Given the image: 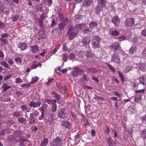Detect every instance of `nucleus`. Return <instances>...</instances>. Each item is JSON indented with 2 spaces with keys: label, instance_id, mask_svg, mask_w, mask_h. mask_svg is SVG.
Segmentation results:
<instances>
[{
  "label": "nucleus",
  "instance_id": "f257e3e1",
  "mask_svg": "<svg viewBox=\"0 0 146 146\" xmlns=\"http://www.w3.org/2000/svg\"><path fill=\"white\" fill-rule=\"evenodd\" d=\"M78 34V31L76 30L73 27H71L69 29L67 33L68 35L70 40L73 39L77 36Z\"/></svg>",
  "mask_w": 146,
  "mask_h": 146
},
{
  "label": "nucleus",
  "instance_id": "f03ea898",
  "mask_svg": "<svg viewBox=\"0 0 146 146\" xmlns=\"http://www.w3.org/2000/svg\"><path fill=\"white\" fill-rule=\"evenodd\" d=\"M84 74V71L80 69L78 67L75 68L74 71L71 72L70 75L74 77H76L78 76L82 75Z\"/></svg>",
  "mask_w": 146,
  "mask_h": 146
},
{
  "label": "nucleus",
  "instance_id": "7ed1b4c3",
  "mask_svg": "<svg viewBox=\"0 0 146 146\" xmlns=\"http://www.w3.org/2000/svg\"><path fill=\"white\" fill-rule=\"evenodd\" d=\"M135 19L133 18L127 19L125 22V26L127 28L130 27L135 24Z\"/></svg>",
  "mask_w": 146,
  "mask_h": 146
},
{
  "label": "nucleus",
  "instance_id": "20e7f679",
  "mask_svg": "<svg viewBox=\"0 0 146 146\" xmlns=\"http://www.w3.org/2000/svg\"><path fill=\"white\" fill-rule=\"evenodd\" d=\"M67 113L66 110L64 108H60L59 110L58 116L62 119H64L66 117Z\"/></svg>",
  "mask_w": 146,
  "mask_h": 146
},
{
  "label": "nucleus",
  "instance_id": "39448f33",
  "mask_svg": "<svg viewBox=\"0 0 146 146\" xmlns=\"http://www.w3.org/2000/svg\"><path fill=\"white\" fill-rule=\"evenodd\" d=\"M111 61L118 64L120 62V57L117 53L115 52L112 54Z\"/></svg>",
  "mask_w": 146,
  "mask_h": 146
},
{
  "label": "nucleus",
  "instance_id": "423d86ee",
  "mask_svg": "<svg viewBox=\"0 0 146 146\" xmlns=\"http://www.w3.org/2000/svg\"><path fill=\"white\" fill-rule=\"evenodd\" d=\"M62 139L58 137H56L52 141L50 146H60L62 145Z\"/></svg>",
  "mask_w": 146,
  "mask_h": 146
},
{
  "label": "nucleus",
  "instance_id": "0eeeda50",
  "mask_svg": "<svg viewBox=\"0 0 146 146\" xmlns=\"http://www.w3.org/2000/svg\"><path fill=\"white\" fill-rule=\"evenodd\" d=\"M48 117V119H45V122L47 124L51 125L54 123V118L52 114L48 113L47 114Z\"/></svg>",
  "mask_w": 146,
  "mask_h": 146
},
{
  "label": "nucleus",
  "instance_id": "6e6552de",
  "mask_svg": "<svg viewBox=\"0 0 146 146\" xmlns=\"http://www.w3.org/2000/svg\"><path fill=\"white\" fill-rule=\"evenodd\" d=\"M110 47L112 50H113L114 51H117L118 50L121 49L119 44L117 42L110 46Z\"/></svg>",
  "mask_w": 146,
  "mask_h": 146
},
{
  "label": "nucleus",
  "instance_id": "1a4fd4ad",
  "mask_svg": "<svg viewBox=\"0 0 146 146\" xmlns=\"http://www.w3.org/2000/svg\"><path fill=\"white\" fill-rule=\"evenodd\" d=\"M90 40V38L89 36H86L83 38L81 41L83 46H86L88 45Z\"/></svg>",
  "mask_w": 146,
  "mask_h": 146
},
{
  "label": "nucleus",
  "instance_id": "9d476101",
  "mask_svg": "<svg viewBox=\"0 0 146 146\" xmlns=\"http://www.w3.org/2000/svg\"><path fill=\"white\" fill-rule=\"evenodd\" d=\"M86 27V25L85 24L82 23L80 24H78L75 25L74 29L78 31L79 30L84 29Z\"/></svg>",
  "mask_w": 146,
  "mask_h": 146
},
{
  "label": "nucleus",
  "instance_id": "9b49d317",
  "mask_svg": "<svg viewBox=\"0 0 146 146\" xmlns=\"http://www.w3.org/2000/svg\"><path fill=\"white\" fill-rule=\"evenodd\" d=\"M62 125L63 127H65L66 128L70 129H71L72 124L70 122L65 121L62 122Z\"/></svg>",
  "mask_w": 146,
  "mask_h": 146
},
{
  "label": "nucleus",
  "instance_id": "f8f14e48",
  "mask_svg": "<svg viewBox=\"0 0 146 146\" xmlns=\"http://www.w3.org/2000/svg\"><path fill=\"white\" fill-rule=\"evenodd\" d=\"M111 21L115 26H118L120 23V19L117 16H115L112 18Z\"/></svg>",
  "mask_w": 146,
  "mask_h": 146
},
{
  "label": "nucleus",
  "instance_id": "ddd939ff",
  "mask_svg": "<svg viewBox=\"0 0 146 146\" xmlns=\"http://www.w3.org/2000/svg\"><path fill=\"white\" fill-rule=\"evenodd\" d=\"M40 37L42 39H44L46 38V35L44 31L42 28L40 29L38 32Z\"/></svg>",
  "mask_w": 146,
  "mask_h": 146
},
{
  "label": "nucleus",
  "instance_id": "4468645a",
  "mask_svg": "<svg viewBox=\"0 0 146 146\" xmlns=\"http://www.w3.org/2000/svg\"><path fill=\"white\" fill-rule=\"evenodd\" d=\"M145 62H140L139 65L138 66V69L142 70L143 71H145L146 70V66Z\"/></svg>",
  "mask_w": 146,
  "mask_h": 146
},
{
  "label": "nucleus",
  "instance_id": "2eb2a0df",
  "mask_svg": "<svg viewBox=\"0 0 146 146\" xmlns=\"http://www.w3.org/2000/svg\"><path fill=\"white\" fill-rule=\"evenodd\" d=\"M139 80L140 83L146 86V75H142L140 77Z\"/></svg>",
  "mask_w": 146,
  "mask_h": 146
},
{
  "label": "nucleus",
  "instance_id": "dca6fc26",
  "mask_svg": "<svg viewBox=\"0 0 146 146\" xmlns=\"http://www.w3.org/2000/svg\"><path fill=\"white\" fill-rule=\"evenodd\" d=\"M93 1V0H84L82 3V6L84 7L90 6Z\"/></svg>",
  "mask_w": 146,
  "mask_h": 146
},
{
  "label": "nucleus",
  "instance_id": "f3484780",
  "mask_svg": "<svg viewBox=\"0 0 146 146\" xmlns=\"http://www.w3.org/2000/svg\"><path fill=\"white\" fill-rule=\"evenodd\" d=\"M47 106L46 105H42L38 109V110L41 111V113H46L47 114Z\"/></svg>",
  "mask_w": 146,
  "mask_h": 146
},
{
  "label": "nucleus",
  "instance_id": "a211bd4d",
  "mask_svg": "<svg viewBox=\"0 0 146 146\" xmlns=\"http://www.w3.org/2000/svg\"><path fill=\"white\" fill-rule=\"evenodd\" d=\"M99 41V40L94 39L92 40V47L94 48H97L99 47L98 45Z\"/></svg>",
  "mask_w": 146,
  "mask_h": 146
},
{
  "label": "nucleus",
  "instance_id": "6ab92c4d",
  "mask_svg": "<svg viewBox=\"0 0 146 146\" xmlns=\"http://www.w3.org/2000/svg\"><path fill=\"white\" fill-rule=\"evenodd\" d=\"M18 47L21 50H24L26 49L27 45L25 42H21L18 44Z\"/></svg>",
  "mask_w": 146,
  "mask_h": 146
},
{
  "label": "nucleus",
  "instance_id": "aec40b11",
  "mask_svg": "<svg viewBox=\"0 0 146 146\" xmlns=\"http://www.w3.org/2000/svg\"><path fill=\"white\" fill-rule=\"evenodd\" d=\"M84 54L85 58H87L88 59H90L92 58L93 56L92 53L89 51H86L84 52Z\"/></svg>",
  "mask_w": 146,
  "mask_h": 146
},
{
  "label": "nucleus",
  "instance_id": "412c9836",
  "mask_svg": "<svg viewBox=\"0 0 146 146\" xmlns=\"http://www.w3.org/2000/svg\"><path fill=\"white\" fill-rule=\"evenodd\" d=\"M31 50L33 53H35L38 50V47L37 45H34L31 47Z\"/></svg>",
  "mask_w": 146,
  "mask_h": 146
},
{
  "label": "nucleus",
  "instance_id": "4be33fe9",
  "mask_svg": "<svg viewBox=\"0 0 146 146\" xmlns=\"http://www.w3.org/2000/svg\"><path fill=\"white\" fill-rule=\"evenodd\" d=\"M29 119L30 120L29 124H33L35 122V118L31 115V114L30 115Z\"/></svg>",
  "mask_w": 146,
  "mask_h": 146
},
{
  "label": "nucleus",
  "instance_id": "5701e85b",
  "mask_svg": "<svg viewBox=\"0 0 146 146\" xmlns=\"http://www.w3.org/2000/svg\"><path fill=\"white\" fill-rule=\"evenodd\" d=\"M136 46L135 45H133L129 50V52L131 54H132L136 51Z\"/></svg>",
  "mask_w": 146,
  "mask_h": 146
},
{
  "label": "nucleus",
  "instance_id": "b1692460",
  "mask_svg": "<svg viewBox=\"0 0 146 146\" xmlns=\"http://www.w3.org/2000/svg\"><path fill=\"white\" fill-rule=\"evenodd\" d=\"M141 100V95L138 94L136 95L135 97V101L136 102H139Z\"/></svg>",
  "mask_w": 146,
  "mask_h": 146
},
{
  "label": "nucleus",
  "instance_id": "393cba45",
  "mask_svg": "<svg viewBox=\"0 0 146 146\" xmlns=\"http://www.w3.org/2000/svg\"><path fill=\"white\" fill-rule=\"evenodd\" d=\"M62 50L63 51L65 52H67L69 50L67 46V43H65L62 46Z\"/></svg>",
  "mask_w": 146,
  "mask_h": 146
},
{
  "label": "nucleus",
  "instance_id": "a878e982",
  "mask_svg": "<svg viewBox=\"0 0 146 146\" xmlns=\"http://www.w3.org/2000/svg\"><path fill=\"white\" fill-rule=\"evenodd\" d=\"M141 135L142 137L144 139H146V129L142 130L141 131Z\"/></svg>",
  "mask_w": 146,
  "mask_h": 146
},
{
  "label": "nucleus",
  "instance_id": "bb28decb",
  "mask_svg": "<svg viewBox=\"0 0 146 146\" xmlns=\"http://www.w3.org/2000/svg\"><path fill=\"white\" fill-rule=\"evenodd\" d=\"M48 139L47 138H44V140L42 141L40 143V145L41 146H45L48 143Z\"/></svg>",
  "mask_w": 146,
  "mask_h": 146
},
{
  "label": "nucleus",
  "instance_id": "cd10ccee",
  "mask_svg": "<svg viewBox=\"0 0 146 146\" xmlns=\"http://www.w3.org/2000/svg\"><path fill=\"white\" fill-rule=\"evenodd\" d=\"M0 40L1 41V45L3 47L7 43V39H4L2 38H0Z\"/></svg>",
  "mask_w": 146,
  "mask_h": 146
},
{
  "label": "nucleus",
  "instance_id": "c85d7f7f",
  "mask_svg": "<svg viewBox=\"0 0 146 146\" xmlns=\"http://www.w3.org/2000/svg\"><path fill=\"white\" fill-rule=\"evenodd\" d=\"M22 134V132L20 130H19L16 131L14 133V135L15 136V137H17L18 136H20Z\"/></svg>",
  "mask_w": 146,
  "mask_h": 146
},
{
  "label": "nucleus",
  "instance_id": "c756f323",
  "mask_svg": "<svg viewBox=\"0 0 146 146\" xmlns=\"http://www.w3.org/2000/svg\"><path fill=\"white\" fill-rule=\"evenodd\" d=\"M66 26L65 24L60 23L58 25V28L61 31H63Z\"/></svg>",
  "mask_w": 146,
  "mask_h": 146
},
{
  "label": "nucleus",
  "instance_id": "7c9ffc66",
  "mask_svg": "<svg viewBox=\"0 0 146 146\" xmlns=\"http://www.w3.org/2000/svg\"><path fill=\"white\" fill-rule=\"evenodd\" d=\"M97 26V24L96 23L92 22L90 24L89 28L90 29H92Z\"/></svg>",
  "mask_w": 146,
  "mask_h": 146
},
{
  "label": "nucleus",
  "instance_id": "2f4dec72",
  "mask_svg": "<svg viewBox=\"0 0 146 146\" xmlns=\"http://www.w3.org/2000/svg\"><path fill=\"white\" fill-rule=\"evenodd\" d=\"M60 56L62 57V60H63V62H66L67 61V55L66 54H63L62 55H61Z\"/></svg>",
  "mask_w": 146,
  "mask_h": 146
},
{
  "label": "nucleus",
  "instance_id": "473e14b6",
  "mask_svg": "<svg viewBox=\"0 0 146 146\" xmlns=\"http://www.w3.org/2000/svg\"><path fill=\"white\" fill-rule=\"evenodd\" d=\"M36 10L37 11H42V5L41 4H39L36 7Z\"/></svg>",
  "mask_w": 146,
  "mask_h": 146
},
{
  "label": "nucleus",
  "instance_id": "72a5a7b5",
  "mask_svg": "<svg viewBox=\"0 0 146 146\" xmlns=\"http://www.w3.org/2000/svg\"><path fill=\"white\" fill-rule=\"evenodd\" d=\"M100 12V6L98 5L96 9V13L97 15H99Z\"/></svg>",
  "mask_w": 146,
  "mask_h": 146
},
{
  "label": "nucleus",
  "instance_id": "f704fd0d",
  "mask_svg": "<svg viewBox=\"0 0 146 146\" xmlns=\"http://www.w3.org/2000/svg\"><path fill=\"white\" fill-rule=\"evenodd\" d=\"M1 64L5 67V68H8L9 67V65L4 60L1 61Z\"/></svg>",
  "mask_w": 146,
  "mask_h": 146
},
{
  "label": "nucleus",
  "instance_id": "c9c22d12",
  "mask_svg": "<svg viewBox=\"0 0 146 146\" xmlns=\"http://www.w3.org/2000/svg\"><path fill=\"white\" fill-rule=\"evenodd\" d=\"M118 72L119 73V76L120 77L121 80L123 82H124V80L125 76L123 74L121 73L119 71H118Z\"/></svg>",
  "mask_w": 146,
  "mask_h": 146
},
{
  "label": "nucleus",
  "instance_id": "e433bc0d",
  "mask_svg": "<svg viewBox=\"0 0 146 146\" xmlns=\"http://www.w3.org/2000/svg\"><path fill=\"white\" fill-rule=\"evenodd\" d=\"M14 123V121L13 120H8L7 121L6 124L7 126H10Z\"/></svg>",
  "mask_w": 146,
  "mask_h": 146
},
{
  "label": "nucleus",
  "instance_id": "4c0bfd02",
  "mask_svg": "<svg viewBox=\"0 0 146 146\" xmlns=\"http://www.w3.org/2000/svg\"><path fill=\"white\" fill-rule=\"evenodd\" d=\"M84 33L90 34L92 33V31L89 29H86L84 30L83 31Z\"/></svg>",
  "mask_w": 146,
  "mask_h": 146
},
{
  "label": "nucleus",
  "instance_id": "58836bf2",
  "mask_svg": "<svg viewBox=\"0 0 146 146\" xmlns=\"http://www.w3.org/2000/svg\"><path fill=\"white\" fill-rule=\"evenodd\" d=\"M38 21L40 27L42 28L43 26V19L42 18L39 19Z\"/></svg>",
  "mask_w": 146,
  "mask_h": 146
},
{
  "label": "nucleus",
  "instance_id": "ea45409f",
  "mask_svg": "<svg viewBox=\"0 0 146 146\" xmlns=\"http://www.w3.org/2000/svg\"><path fill=\"white\" fill-rule=\"evenodd\" d=\"M82 79H83L84 81L87 82L89 80V78L86 75V74H84L82 78Z\"/></svg>",
  "mask_w": 146,
  "mask_h": 146
},
{
  "label": "nucleus",
  "instance_id": "a19ab883",
  "mask_svg": "<svg viewBox=\"0 0 146 146\" xmlns=\"http://www.w3.org/2000/svg\"><path fill=\"white\" fill-rule=\"evenodd\" d=\"M29 106L33 107L34 108H35V102L33 101H31L29 104Z\"/></svg>",
  "mask_w": 146,
  "mask_h": 146
},
{
  "label": "nucleus",
  "instance_id": "79ce46f5",
  "mask_svg": "<svg viewBox=\"0 0 146 146\" xmlns=\"http://www.w3.org/2000/svg\"><path fill=\"white\" fill-rule=\"evenodd\" d=\"M30 114L35 117L38 116L39 114V113L37 111H35L33 113Z\"/></svg>",
  "mask_w": 146,
  "mask_h": 146
},
{
  "label": "nucleus",
  "instance_id": "37998d69",
  "mask_svg": "<svg viewBox=\"0 0 146 146\" xmlns=\"http://www.w3.org/2000/svg\"><path fill=\"white\" fill-rule=\"evenodd\" d=\"M19 16L18 15H16L13 17L12 20L13 21H16L19 18Z\"/></svg>",
  "mask_w": 146,
  "mask_h": 146
},
{
  "label": "nucleus",
  "instance_id": "c03bdc74",
  "mask_svg": "<svg viewBox=\"0 0 146 146\" xmlns=\"http://www.w3.org/2000/svg\"><path fill=\"white\" fill-rule=\"evenodd\" d=\"M2 12L6 14H8L9 13V9L8 8H4L2 10Z\"/></svg>",
  "mask_w": 146,
  "mask_h": 146
},
{
  "label": "nucleus",
  "instance_id": "a18cd8bd",
  "mask_svg": "<svg viewBox=\"0 0 146 146\" xmlns=\"http://www.w3.org/2000/svg\"><path fill=\"white\" fill-rule=\"evenodd\" d=\"M108 67L110 68V69L113 72H115V70L113 67L111 65L108 64Z\"/></svg>",
  "mask_w": 146,
  "mask_h": 146
},
{
  "label": "nucleus",
  "instance_id": "49530a36",
  "mask_svg": "<svg viewBox=\"0 0 146 146\" xmlns=\"http://www.w3.org/2000/svg\"><path fill=\"white\" fill-rule=\"evenodd\" d=\"M107 141L109 146H113L110 137L108 138Z\"/></svg>",
  "mask_w": 146,
  "mask_h": 146
},
{
  "label": "nucleus",
  "instance_id": "de8ad7c7",
  "mask_svg": "<svg viewBox=\"0 0 146 146\" xmlns=\"http://www.w3.org/2000/svg\"><path fill=\"white\" fill-rule=\"evenodd\" d=\"M67 89V88L65 86V89L61 88L59 89V91L62 93L63 94L65 93Z\"/></svg>",
  "mask_w": 146,
  "mask_h": 146
},
{
  "label": "nucleus",
  "instance_id": "09e8293b",
  "mask_svg": "<svg viewBox=\"0 0 146 146\" xmlns=\"http://www.w3.org/2000/svg\"><path fill=\"white\" fill-rule=\"evenodd\" d=\"M106 0H101V6L104 7H106Z\"/></svg>",
  "mask_w": 146,
  "mask_h": 146
},
{
  "label": "nucleus",
  "instance_id": "8fccbe9b",
  "mask_svg": "<svg viewBox=\"0 0 146 146\" xmlns=\"http://www.w3.org/2000/svg\"><path fill=\"white\" fill-rule=\"evenodd\" d=\"M56 104H53L52 107V111L53 112H54L56 111Z\"/></svg>",
  "mask_w": 146,
  "mask_h": 146
},
{
  "label": "nucleus",
  "instance_id": "3c124183",
  "mask_svg": "<svg viewBox=\"0 0 146 146\" xmlns=\"http://www.w3.org/2000/svg\"><path fill=\"white\" fill-rule=\"evenodd\" d=\"M27 107L25 105H22L21 107V109L22 111H25L27 110Z\"/></svg>",
  "mask_w": 146,
  "mask_h": 146
},
{
  "label": "nucleus",
  "instance_id": "603ef678",
  "mask_svg": "<svg viewBox=\"0 0 146 146\" xmlns=\"http://www.w3.org/2000/svg\"><path fill=\"white\" fill-rule=\"evenodd\" d=\"M111 35H112L116 36L119 35V33L117 31H115L111 32Z\"/></svg>",
  "mask_w": 146,
  "mask_h": 146
},
{
  "label": "nucleus",
  "instance_id": "864d4df0",
  "mask_svg": "<svg viewBox=\"0 0 146 146\" xmlns=\"http://www.w3.org/2000/svg\"><path fill=\"white\" fill-rule=\"evenodd\" d=\"M145 91V89H143L140 90H137L135 91V93H143Z\"/></svg>",
  "mask_w": 146,
  "mask_h": 146
},
{
  "label": "nucleus",
  "instance_id": "5fc2aeb1",
  "mask_svg": "<svg viewBox=\"0 0 146 146\" xmlns=\"http://www.w3.org/2000/svg\"><path fill=\"white\" fill-rule=\"evenodd\" d=\"M2 87L3 88L6 89V90H7V89L10 88H11V87L10 86H7V84H5L3 85Z\"/></svg>",
  "mask_w": 146,
  "mask_h": 146
},
{
  "label": "nucleus",
  "instance_id": "6e6d98bb",
  "mask_svg": "<svg viewBox=\"0 0 146 146\" xmlns=\"http://www.w3.org/2000/svg\"><path fill=\"white\" fill-rule=\"evenodd\" d=\"M75 57V56L74 53H71L70 54L69 56H68L69 58L70 59H73Z\"/></svg>",
  "mask_w": 146,
  "mask_h": 146
},
{
  "label": "nucleus",
  "instance_id": "4d7b16f0",
  "mask_svg": "<svg viewBox=\"0 0 146 146\" xmlns=\"http://www.w3.org/2000/svg\"><path fill=\"white\" fill-rule=\"evenodd\" d=\"M31 129L32 131L36 132L37 130V128L36 126H32Z\"/></svg>",
  "mask_w": 146,
  "mask_h": 146
},
{
  "label": "nucleus",
  "instance_id": "13d9d810",
  "mask_svg": "<svg viewBox=\"0 0 146 146\" xmlns=\"http://www.w3.org/2000/svg\"><path fill=\"white\" fill-rule=\"evenodd\" d=\"M18 121L19 122L24 123L25 122L26 119L24 118H21L18 119Z\"/></svg>",
  "mask_w": 146,
  "mask_h": 146
},
{
  "label": "nucleus",
  "instance_id": "bf43d9fd",
  "mask_svg": "<svg viewBox=\"0 0 146 146\" xmlns=\"http://www.w3.org/2000/svg\"><path fill=\"white\" fill-rule=\"evenodd\" d=\"M5 24L1 21H0V28H4L5 27Z\"/></svg>",
  "mask_w": 146,
  "mask_h": 146
},
{
  "label": "nucleus",
  "instance_id": "052dcab7",
  "mask_svg": "<svg viewBox=\"0 0 146 146\" xmlns=\"http://www.w3.org/2000/svg\"><path fill=\"white\" fill-rule=\"evenodd\" d=\"M141 34L142 35L146 36V29L143 30L141 32Z\"/></svg>",
  "mask_w": 146,
  "mask_h": 146
},
{
  "label": "nucleus",
  "instance_id": "680f3d73",
  "mask_svg": "<svg viewBox=\"0 0 146 146\" xmlns=\"http://www.w3.org/2000/svg\"><path fill=\"white\" fill-rule=\"evenodd\" d=\"M125 38H126L125 37V36H121L118 38V39L120 41L124 40H125Z\"/></svg>",
  "mask_w": 146,
  "mask_h": 146
},
{
  "label": "nucleus",
  "instance_id": "e2e57ef3",
  "mask_svg": "<svg viewBox=\"0 0 146 146\" xmlns=\"http://www.w3.org/2000/svg\"><path fill=\"white\" fill-rule=\"evenodd\" d=\"M9 36V34L7 33H5L4 34H2L1 35V38H3L7 37Z\"/></svg>",
  "mask_w": 146,
  "mask_h": 146
},
{
  "label": "nucleus",
  "instance_id": "0e129e2a",
  "mask_svg": "<svg viewBox=\"0 0 146 146\" xmlns=\"http://www.w3.org/2000/svg\"><path fill=\"white\" fill-rule=\"evenodd\" d=\"M15 61L17 62H18L20 63H21L22 62L21 59L19 57H18L15 59Z\"/></svg>",
  "mask_w": 146,
  "mask_h": 146
},
{
  "label": "nucleus",
  "instance_id": "69168bd1",
  "mask_svg": "<svg viewBox=\"0 0 146 146\" xmlns=\"http://www.w3.org/2000/svg\"><path fill=\"white\" fill-rule=\"evenodd\" d=\"M41 105V102H35V108L39 107Z\"/></svg>",
  "mask_w": 146,
  "mask_h": 146
},
{
  "label": "nucleus",
  "instance_id": "338daca9",
  "mask_svg": "<svg viewBox=\"0 0 146 146\" xmlns=\"http://www.w3.org/2000/svg\"><path fill=\"white\" fill-rule=\"evenodd\" d=\"M78 56L80 57L85 58L84 54V52H80L78 54Z\"/></svg>",
  "mask_w": 146,
  "mask_h": 146
},
{
  "label": "nucleus",
  "instance_id": "774afa93",
  "mask_svg": "<svg viewBox=\"0 0 146 146\" xmlns=\"http://www.w3.org/2000/svg\"><path fill=\"white\" fill-rule=\"evenodd\" d=\"M142 119V121L143 123H146V114L143 117Z\"/></svg>",
  "mask_w": 146,
  "mask_h": 146
}]
</instances>
